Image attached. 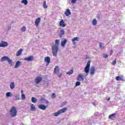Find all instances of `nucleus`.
Instances as JSON below:
<instances>
[{
  "mask_svg": "<svg viewBox=\"0 0 125 125\" xmlns=\"http://www.w3.org/2000/svg\"><path fill=\"white\" fill-rule=\"evenodd\" d=\"M59 40H56V45L52 46V54L55 57L57 56V53L58 52V50H59Z\"/></svg>",
  "mask_w": 125,
  "mask_h": 125,
  "instance_id": "obj_1",
  "label": "nucleus"
},
{
  "mask_svg": "<svg viewBox=\"0 0 125 125\" xmlns=\"http://www.w3.org/2000/svg\"><path fill=\"white\" fill-rule=\"evenodd\" d=\"M67 111V108L64 107L63 108H62L61 109L58 110L57 112H55L53 114L54 117H58L59 115H61V114H63V113L66 112Z\"/></svg>",
  "mask_w": 125,
  "mask_h": 125,
  "instance_id": "obj_2",
  "label": "nucleus"
},
{
  "mask_svg": "<svg viewBox=\"0 0 125 125\" xmlns=\"http://www.w3.org/2000/svg\"><path fill=\"white\" fill-rule=\"evenodd\" d=\"M10 112L11 117H16L17 115V109L15 106H12V107L10 110Z\"/></svg>",
  "mask_w": 125,
  "mask_h": 125,
  "instance_id": "obj_3",
  "label": "nucleus"
},
{
  "mask_svg": "<svg viewBox=\"0 0 125 125\" xmlns=\"http://www.w3.org/2000/svg\"><path fill=\"white\" fill-rule=\"evenodd\" d=\"M0 61L1 62H3V61H7L10 65H12V60H10L8 57L4 56L2 57L0 59Z\"/></svg>",
  "mask_w": 125,
  "mask_h": 125,
  "instance_id": "obj_4",
  "label": "nucleus"
},
{
  "mask_svg": "<svg viewBox=\"0 0 125 125\" xmlns=\"http://www.w3.org/2000/svg\"><path fill=\"white\" fill-rule=\"evenodd\" d=\"M89 68H90V61H88L86 65L84 68V71L86 73V76L88 75V72H89Z\"/></svg>",
  "mask_w": 125,
  "mask_h": 125,
  "instance_id": "obj_5",
  "label": "nucleus"
},
{
  "mask_svg": "<svg viewBox=\"0 0 125 125\" xmlns=\"http://www.w3.org/2000/svg\"><path fill=\"white\" fill-rule=\"evenodd\" d=\"M77 81H79V82H83V81H84V75L83 74H79L77 77Z\"/></svg>",
  "mask_w": 125,
  "mask_h": 125,
  "instance_id": "obj_6",
  "label": "nucleus"
},
{
  "mask_svg": "<svg viewBox=\"0 0 125 125\" xmlns=\"http://www.w3.org/2000/svg\"><path fill=\"white\" fill-rule=\"evenodd\" d=\"M44 62H46V66H48L50 63V57H45L44 58Z\"/></svg>",
  "mask_w": 125,
  "mask_h": 125,
  "instance_id": "obj_7",
  "label": "nucleus"
},
{
  "mask_svg": "<svg viewBox=\"0 0 125 125\" xmlns=\"http://www.w3.org/2000/svg\"><path fill=\"white\" fill-rule=\"evenodd\" d=\"M8 45V43L4 41H1L0 43V47H5Z\"/></svg>",
  "mask_w": 125,
  "mask_h": 125,
  "instance_id": "obj_8",
  "label": "nucleus"
},
{
  "mask_svg": "<svg viewBox=\"0 0 125 125\" xmlns=\"http://www.w3.org/2000/svg\"><path fill=\"white\" fill-rule=\"evenodd\" d=\"M116 115L117 114H116V113H114L112 114H110L108 116V119L109 120H111L112 121H114V120H115V119H116Z\"/></svg>",
  "mask_w": 125,
  "mask_h": 125,
  "instance_id": "obj_9",
  "label": "nucleus"
},
{
  "mask_svg": "<svg viewBox=\"0 0 125 125\" xmlns=\"http://www.w3.org/2000/svg\"><path fill=\"white\" fill-rule=\"evenodd\" d=\"M96 71V70H95V67H94V66L91 67V68L90 69V75H94Z\"/></svg>",
  "mask_w": 125,
  "mask_h": 125,
  "instance_id": "obj_10",
  "label": "nucleus"
},
{
  "mask_svg": "<svg viewBox=\"0 0 125 125\" xmlns=\"http://www.w3.org/2000/svg\"><path fill=\"white\" fill-rule=\"evenodd\" d=\"M42 78L41 77H37L35 79V83H40L42 82Z\"/></svg>",
  "mask_w": 125,
  "mask_h": 125,
  "instance_id": "obj_11",
  "label": "nucleus"
},
{
  "mask_svg": "<svg viewBox=\"0 0 125 125\" xmlns=\"http://www.w3.org/2000/svg\"><path fill=\"white\" fill-rule=\"evenodd\" d=\"M41 22V18H38L35 20V25L36 27H39V24Z\"/></svg>",
  "mask_w": 125,
  "mask_h": 125,
  "instance_id": "obj_12",
  "label": "nucleus"
},
{
  "mask_svg": "<svg viewBox=\"0 0 125 125\" xmlns=\"http://www.w3.org/2000/svg\"><path fill=\"white\" fill-rule=\"evenodd\" d=\"M59 25L61 27L64 28V27H66V24H65V22L63 20H62L59 23Z\"/></svg>",
  "mask_w": 125,
  "mask_h": 125,
  "instance_id": "obj_13",
  "label": "nucleus"
},
{
  "mask_svg": "<svg viewBox=\"0 0 125 125\" xmlns=\"http://www.w3.org/2000/svg\"><path fill=\"white\" fill-rule=\"evenodd\" d=\"M75 41L79 42V37H75L72 39V42L74 45H76V44Z\"/></svg>",
  "mask_w": 125,
  "mask_h": 125,
  "instance_id": "obj_14",
  "label": "nucleus"
},
{
  "mask_svg": "<svg viewBox=\"0 0 125 125\" xmlns=\"http://www.w3.org/2000/svg\"><path fill=\"white\" fill-rule=\"evenodd\" d=\"M24 60L26 61H33V60H34V57L33 56H31L29 57L25 58Z\"/></svg>",
  "mask_w": 125,
  "mask_h": 125,
  "instance_id": "obj_15",
  "label": "nucleus"
},
{
  "mask_svg": "<svg viewBox=\"0 0 125 125\" xmlns=\"http://www.w3.org/2000/svg\"><path fill=\"white\" fill-rule=\"evenodd\" d=\"M54 74H57V73H59V66H58V65L55 66L54 69Z\"/></svg>",
  "mask_w": 125,
  "mask_h": 125,
  "instance_id": "obj_16",
  "label": "nucleus"
},
{
  "mask_svg": "<svg viewBox=\"0 0 125 125\" xmlns=\"http://www.w3.org/2000/svg\"><path fill=\"white\" fill-rule=\"evenodd\" d=\"M21 65V62L18 61L16 63V64L15 65V68L16 69H17V68H19V66Z\"/></svg>",
  "mask_w": 125,
  "mask_h": 125,
  "instance_id": "obj_17",
  "label": "nucleus"
},
{
  "mask_svg": "<svg viewBox=\"0 0 125 125\" xmlns=\"http://www.w3.org/2000/svg\"><path fill=\"white\" fill-rule=\"evenodd\" d=\"M38 108L41 110H45V109H46V106L43 104H40L38 106Z\"/></svg>",
  "mask_w": 125,
  "mask_h": 125,
  "instance_id": "obj_18",
  "label": "nucleus"
},
{
  "mask_svg": "<svg viewBox=\"0 0 125 125\" xmlns=\"http://www.w3.org/2000/svg\"><path fill=\"white\" fill-rule=\"evenodd\" d=\"M64 14L66 16H69L71 14V11H70V9H67Z\"/></svg>",
  "mask_w": 125,
  "mask_h": 125,
  "instance_id": "obj_19",
  "label": "nucleus"
},
{
  "mask_svg": "<svg viewBox=\"0 0 125 125\" xmlns=\"http://www.w3.org/2000/svg\"><path fill=\"white\" fill-rule=\"evenodd\" d=\"M67 43V40L64 39L63 41H62V44L61 45L62 46V47H64L65 46V44Z\"/></svg>",
  "mask_w": 125,
  "mask_h": 125,
  "instance_id": "obj_20",
  "label": "nucleus"
},
{
  "mask_svg": "<svg viewBox=\"0 0 125 125\" xmlns=\"http://www.w3.org/2000/svg\"><path fill=\"white\" fill-rule=\"evenodd\" d=\"M22 51H23V50L22 49H20L17 53L16 56H20L22 53Z\"/></svg>",
  "mask_w": 125,
  "mask_h": 125,
  "instance_id": "obj_21",
  "label": "nucleus"
},
{
  "mask_svg": "<svg viewBox=\"0 0 125 125\" xmlns=\"http://www.w3.org/2000/svg\"><path fill=\"white\" fill-rule=\"evenodd\" d=\"M10 87L11 89H13L14 87H15V84L14 83V82H11L10 84Z\"/></svg>",
  "mask_w": 125,
  "mask_h": 125,
  "instance_id": "obj_22",
  "label": "nucleus"
},
{
  "mask_svg": "<svg viewBox=\"0 0 125 125\" xmlns=\"http://www.w3.org/2000/svg\"><path fill=\"white\" fill-rule=\"evenodd\" d=\"M99 46L101 49H105V46H104L103 43L100 42L99 43Z\"/></svg>",
  "mask_w": 125,
  "mask_h": 125,
  "instance_id": "obj_23",
  "label": "nucleus"
},
{
  "mask_svg": "<svg viewBox=\"0 0 125 125\" xmlns=\"http://www.w3.org/2000/svg\"><path fill=\"white\" fill-rule=\"evenodd\" d=\"M65 34V31H64V30L62 29L61 30V33H60V38H62V36H63V35Z\"/></svg>",
  "mask_w": 125,
  "mask_h": 125,
  "instance_id": "obj_24",
  "label": "nucleus"
},
{
  "mask_svg": "<svg viewBox=\"0 0 125 125\" xmlns=\"http://www.w3.org/2000/svg\"><path fill=\"white\" fill-rule=\"evenodd\" d=\"M43 7L45 9H46L47 8V5H46V1L44 0L43 2Z\"/></svg>",
  "mask_w": 125,
  "mask_h": 125,
  "instance_id": "obj_25",
  "label": "nucleus"
},
{
  "mask_svg": "<svg viewBox=\"0 0 125 125\" xmlns=\"http://www.w3.org/2000/svg\"><path fill=\"white\" fill-rule=\"evenodd\" d=\"M73 73H74V68L71 69L70 71L67 72L66 75H69L70 76V75H72Z\"/></svg>",
  "mask_w": 125,
  "mask_h": 125,
  "instance_id": "obj_26",
  "label": "nucleus"
},
{
  "mask_svg": "<svg viewBox=\"0 0 125 125\" xmlns=\"http://www.w3.org/2000/svg\"><path fill=\"white\" fill-rule=\"evenodd\" d=\"M92 24L93 25V26H96V25L97 24V21H96V19H94L93 20Z\"/></svg>",
  "mask_w": 125,
  "mask_h": 125,
  "instance_id": "obj_27",
  "label": "nucleus"
},
{
  "mask_svg": "<svg viewBox=\"0 0 125 125\" xmlns=\"http://www.w3.org/2000/svg\"><path fill=\"white\" fill-rule=\"evenodd\" d=\"M31 111H35L36 110V107H35L34 104L31 105Z\"/></svg>",
  "mask_w": 125,
  "mask_h": 125,
  "instance_id": "obj_28",
  "label": "nucleus"
},
{
  "mask_svg": "<svg viewBox=\"0 0 125 125\" xmlns=\"http://www.w3.org/2000/svg\"><path fill=\"white\" fill-rule=\"evenodd\" d=\"M31 101L33 103H37V99L34 97H33L31 99Z\"/></svg>",
  "mask_w": 125,
  "mask_h": 125,
  "instance_id": "obj_29",
  "label": "nucleus"
},
{
  "mask_svg": "<svg viewBox=\"0 0 125 125\" xmlns=\"http://www.w3.org/2000/svg\"><path fill=\"white\" fill-rule=\"evenodd\" d=\"M21 3H23L24 5H27L28 4V1L27 0H22Z\"/></svg>",
  "mask_w": 125,
  "mask_h": 125,
  "instance_id": "obj_30",
  "label": "nucleus"
},
{
  "mask_svg": "<svg viewBox=\"0 0 125 125\" xmlns=\"http://www.w3.org/2000/svg\"><path fill=\"white\" fill-rule=\"evenodd\" d=\"M116 81H122L123 78H121L120 76H117L116 77Z\"/></svg>",
  "mask_w": 125,
  "mask_h": 125,
  "instance_id": "obj_31",
  "label": "nucleus"
},
{
  "mask_svg": "<svg viewBox=\"0 0 125 125\" xmlns=\"http://www.w3.org/2000/svg\"><path fill=\"white\" fill-rule=\"evenodd\" d=\"M6 96L7 97H10V96H12V95H11V93H10V92H7V93H6Z\"/></svg>",
  "mask_w": 125,
  "mask_h": 125,
  "instance_id": "obj_32",
  "label": "nucleus"
},
{
  "mask_svg": "<svg viewBox=\"0 0 125 125\" xmlns=\"http://www.w3.org/2000/svg\"><path fill=\"white\" fill-rule=\"evenodd\" d=\"M112 65H116V64H117V59H115L114 60V61H113L111 63Z\"/></svg>",
  "mask_w": 125,
  "mask_h": 125,
  "instance_id": "obj_33",
  "label": "nucleus"
},
{
  "mask_svg": "<svg viewBox=\"0 0 125 125\" xmlns=\"http://www.w3.org/2000/svg\"><path fill=\"white\" fill-rule=\"evenodd\" d=\"M24 99H26V96H25V94H21V100H24Z\"/></svg>",
  "mask_w": 125,
  "mask_h": 125,
  "instance_id": "obj_34",
  "label": "nucleus"
},
{
  "mask_svg": "<svg viewBox=\"0 0 125 125\" xmlns=\"http://www.w3.org/2000/svg\"><path fill=\"white\" fill-rule=\"evenodd\" d=\"M79 85H81V82H77L76 83L75 86H79Z\"/></svg>",
  "mask_w": 125,
  "mask_h": 125,
  "instance_id": "obj_35",
  "label": "nucleus"
},
{
  "mask_svg": "<svg viewBox=\"0 0 125 125\" xmlns=\"http://www.w3.org/2000/svg\"><path fill=\"white\" fill-rule=\"evenodd\" d=\"M21 31H22V32H25V31H26V27L23 26V27L21 28Z\"/></svg>",
  "mask_w": 125,
  "mask_h": 125,
  "instance_id": "obj_36",
  "label": "nucleus"
},
{
  "mask_svg": "<svg viewBox=\"0 0 125 125\" xmlns=\"http://www.w3.org/2000/svg\"><path fill=\"white\" fill-rule=\"evenodd\" d=\"M103 57H104V58H107L108 57V55L105 54H103Z\"/></svg>",
  "mask_w": 125,
  "mask_h": 125,
  "instance_id": "obj_37",
  "label": "nucleus"
},
{
  "mask_svg": "<svg viewBox=\"0 0 125 125\" xmlns=\"http://www.w3.org/2000/svg\"><path fill=\"white\" fill-rule=\"evenodd\" d=\"M56 97V96L55 95V93H52V98H55Z\"/></svg>",
  "mask_w": 125,
  "mask_h": 125,
  "instance_id": "obj_38",
  "label": "nucleus"
},
{
  "mask_svg": "<svg viewBox=\"0 0 125 125\" xmlns=\"http://www.w3.org/2000/svg\"><path fill=\"white\" fill-rule=\"evenodd\" d=\"M77 0H71V3H76Z\"/></svg>",
  "mask_w": 125,
  "mask_h": 125,
  "instance_id": "obj_39",
  "label": "nucleus"
},
{
  "mask_svg": "<svg viewBox=\"0 0 125 125\" xmlns=\"http://www.w3.org/2000/svg\"><path fill=\"white\" fill-rule=\"evenodd\" d=\"M58 76L59 78H61V76H62V73H59V72H58Z\"/></svg>",
  "mask_w": 125,
  "mask_h": 125,
  "instance_id": "obj_40",
  "label": "nucleus"
},
{
  "mask_svg": "<svg viewBox=\"0 0 125 125\" xmlns=\"http://www.w3.org/2000/svg\"><path fill=\"white\" fill-rule=\"evenodd\" d=\"M20 97L19 96H16V100H19Z\"/></svg>",
  "mask_w": 125,
  "mask_h": 125,
  "instance_id": "obj_41",
  "label": "nucleus"
},
{
  "mask_svg": "<svg viewBox=\"0 0 125 125\" xmlns=\"http://www.w3.org/2000/svg\"><path fill=\"white\" fill-rule=\"evenodd\" d=\"M113 54V50H111L110 51V55H112Z\"/></svg>",
  "mask_w": 125,
  "mask_h": 125,
  "instance_id": "obj_42",
  "label": "nucleus"
},
{
  "mask_svg": "<svg viewBox=\"0 0 125 125\" xmlns=\"http://www.w3.org/2000/svg\"><path fill=\"white\" fill-rule=\"evenodd\" d=\"M21 94H23V90H21Z\"/></svg>",
  "mask_w": 125,
  "mask_h": 125,
  "instance_id": "obj_43",
  "label": "nucleus"
},
{
  "mask_svg": "<svg viewBox=\"0 0 125 125\" xmlns=\"http://www.w3.org/2000/svg\"><path fill=\"white\" fill-rule=\"evenodd\" d=\"M107 101H109V100H110V98H108L107 99Z\"/></svg>",
  "mask_w": 125,
  "mask_h": 125,
  "instance_id": "obj_44",
  "label": "nucleus"
}]
</instances>
